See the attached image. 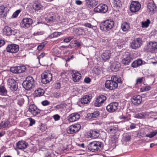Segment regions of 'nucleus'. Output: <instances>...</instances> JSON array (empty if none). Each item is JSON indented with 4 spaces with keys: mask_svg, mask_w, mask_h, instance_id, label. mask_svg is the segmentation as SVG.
Listing matches in <instances>:
<instances>
[{
    "mask_svg": "<svg viewBox=\"0 0 157 157\" xmlns=\"http://www.w3.org/2000/svg\"><path fill=\"white\" fill-rule=\"evenodd\" d=\"M122 82L120 78L117 76L113 75L111 77V80L106 81L105 86L107 89L109 90H113L118 87V83H120Z\"/></svg>",
    "mask_w": 157,
    "mask_h": 157,
    "instance_id": "f257e3e1",
    "label": "nucleus"
},
{
    "mask_svg": "<svg viewBox=\"0 0 157 157\" xmlns=\"http://www.w3.org/2000/svg\"><path fill=\"white\" fill-rule=\"evenodd\" d=\"M103 144L99 141H94L90 142L88 145L89 150L92 152L99 151L103 148Z\"/></svg>",
    "mask_w": 157,
    "mask_h": 157,
    "instance_id": "f03ea898",
    "label": "nucleus"
},
{
    "mask_svg": "<svg viewBox=\"0 0 157 157\" xmlns=\"http://www.w3.org/2000/svg\"><path fill=\"white\" fill-rule=\"evenodd\" d=\"M35 82L33 77L29 76L26 78L22 83L23 87L27 90H29L35 86Z\"/></svg>",
    "mask_w": 157,
    "mask_h": 157,
    "instance_id": "7ed1b4c3",
    "label": "nucleus"
},
{
    "mask_svg": "<svg viewBox=\"0 0 157 157\" xmlns=\"http://www.w3.org/2000/svg\"><path fill=\"white\" fill-rule=\"evenodd\" d=\"M114 24V21L111 19L105 21L100 25V29L104 31H109L111 29Z\"/></svg>",
    "mask_w": 157,
    "mask_h": 157,
    "instance_id": "20e7f679",
    "label": "nucleus"
},
{
    "mask_svg": "<svg viewBox=\"0 0 157 157\" xmlns=\"http://www.w3.org/2000/svg\"><path fill=\"white\" fill-rule=\"evenodd\" d=\"M146 50L148 52L152 53L157 52V42L153 41H149L147 44Z\"/></svg>",
    "mask_w": 157,
    "mask_h": 157,
    "instance_id": "39448f33",
    "label": "nucleus"
},
{
    "mask_svg": "<svg viewBox=\"0 0 157 157\" xmlns=\"http://www.w3.org/2000/svg\"><path fill=\"white\" fill-rule=\"evenodd\" d=\"M143 41L141 38H135L130 43L131 47L134 49H136L143 44Z\"/></svg>",
    "mask_w": 157,
    "mask_h": 157,
    "instance_id": "423d86ee",
    "label": "nucleus"
},
{
    "mask_svg": "<svg viewBox=\"0 0 157 157\" xmlns=\"http://www.w3.org/2000/svg\"><path fill=\"white\" fill-rule=\"evenodd\" d=\"M52 76L49 72H44L41 75V82L44 84L49 83L52 79Z\"/></svg>",
    "mask_w": 157,
    "mask_h": 157,
    "instance_id": "0eeeda50",
    "label": "nucleus"
},
{
    "mask_svg": "<svg viewBox=\"0 0 157 157\" xmlns=\"http://www.w3.org/2000/svg\"><path fill=\"white\" fill-rule=\"evenodd\" d=\"M108 10V8L107 5L105 4H101L95 7L94 10V11L96 13H105Z\"/></svg>",
    "mask_w": 157,
    "mask_h": 157,
    "instance_id": "6e6552de",
    "label": "nucleus"
},
{
    "mask_svg": "<svg viewBox=\"0 0 157 157\" xmlns=\"http://www.w3.org/2000/svg\"><path fill=\"white\" fill-rule=\"evenodd\" d=\"M81 128V125L78 124L70 126L67 130V132L69 134H73L78 132Z\"/></svg>",
    "mask_w": 157,
    "mask_h": 157,
    "instance_id": "1a4fd4ad",
    "label": "nucleus"
},
{
    "mask_svg": "<svg viewBox=\"0 0 157 157\" xmlns=\"http://www.w3.org/2000/svg\"><path fill=\"white\" fill-rule=\"evenodd\" d=\"M141 8V5L138 2L132 1L130 6V10L132 12L138 11Z\"/></svg>",
    "mask_w": 157,
    "mask_h": 157,
    "instance_id": "9d476101",
    "label": "nucleus"
},
{
    "mask_svg": "<svg viewBox=\"0 0 157 157\" xmlns=\"http://www.w3.org/2000/svg\"><path fill=\"white\" fill-rule=\"evenodd\" d=\"M26 69V67L24 66L13 67L10 68V71L14 73L19 74L24 72Z\"/></svg>",
    "mask_w": 157,
    "mask_h": 157,
    "instance_id": "9b49d317",
    "label": "nucleus"
},
{
    "mask_svg": "<svg viewBox=\"0 0 157 157\" xmlns=\"http://www.w3.org/2000/svg\"><path fill=\"white\" fill-rule=\"evenodd\" d=\"M118 103L117 102H113L109 104L106 107L107 111L109 112L113 113L118 109Z\"/></svg>",
    "mask_w": 157,
    "mask_h": 157,
    "instance_id": "f8f14e48",
    "label": "nucleus"
},
{
    "mask_svg": "<svg viewBox=\"0 0 157 157\" xmlns=\"http://www.w3.org/2000/svg\"><path fill=\"white\" fill-rule=\"evenodd\" d=\"M106 99V98L105 95H101L96 99L94 105L95 106L100 107L102 105Z\"/></svg>",
    "mask_w": 157,
    "mask_h": 157,
    "instance_id": "ddd939ff",
    "label": "nucleus"
},
{
    "mask_svg": "<svg viewBox=\"0 0 157 157\" xmlns=\"http://www.w3.org/2000/svg\"><path fill=\"white\" fill-rule=\"evenodd\" d=\"M32 20L31 18H24L21 23V25L22 27L24 28H28L32 24Z\"/></svg>",
    "mask_w": 157,
    "mask_h": 157,
    "instance_id": "4468645a",
    "label": "nucleus"
},
{
    "mask_svg": "<svg viewBox=\"0 0 157 157\" xmlns=\"http://www.w3.org/2000/svg\"><path fill=\"white\" fill-rule=\"evenodd\" d=\"M28 111L34 116L39 114L40 111L34 104L29 105Z\"/></svg>",
    "mask_w": 157,
    "mask_h": 157,
    "instance_id": "2eb2a0df",
    "label": "nucleus"
},
{
    "mask_svg": "<svg viewBox=\"0 0 157 157\" xmlns=\"http://www.w3.org/2000/svg\"><path fill=\"white\" fill-rule=\"evenodd\" d=\"M7 51L9 52L12 53H16L19 50V47L18 45L12 44L8 46L6 48Z\"/></svg>",
    "mask_w": 157,
    "mask_h": 157,
    "instance_id": "dca6fc26",
    "label": "nucleus"
},
{
    "mask_svg": "<svg viewBox=\"0 0 157 157\" xmlns=\"http://www.w3.org/2000/svg\"><path fill=\"white\" fill-rule=\"evenodd\" d=\"M3 33L6 36L15 35L16 32L14 30H12L11 28L8 26H5L3 29Z\"/></svg>",
    "mask_w": 157,
    "mask_h": 157,
    "instance_id": "f3484780",
    "label": "nucleus"
},
{
    "mask_svg": "<svg viewBox=\"0 0 157 157\" xmlns=\"http://www.w3.org/2000/svg\"><path fill=\"white\" fill-rule=\"evenodd\" d=\"M8 84L9 87L12 90L14 91L17 90L18 88L17 84L16 81L13 79L9 78L8 79Z\"/></svg>",
    "mask_w": 157,
    "mask_h": 157,
    "instance_id": "a211bd4d",
    "label": "nucleus"
},
{
    "mask_svg": "<svg viewBox=\"0 0 157 157\" xmlns=\"http://www.w3.org/2000/svg\"><path fill=\"white\" fill-rule=\"evenodd\" d=\"M132 103L134 105H137L141 102L142 97L140 95H135L131 99Z\"/></svg>",
    "mask_w": 157,
    "mask_h": 157,
    "instance_id": "6ab92c4d",
    "label": "nucleus"
},
{
    "mask_svg": "<svg viewBox=\"0 0 157 157\" xmlns=\"http://www.w3.org/2000/svg\"><path fill=\"white\" fill-rule=\"evenodd\" d=\"M132 55L130 54H128L126 56L122 59L121 63L124 65H128L129 64L133 58Z\"/></svg>",
    "mask_w": 157,
    "mask_h": 157,
    "instance_id": "aec40b11",
    "label": "nucleus"
},
{
    "mask_svg": "<svg viewBox=\"0 0 157 157\" xmlns=\"http://www.w3.org/2000/svg\"><path fill=\"white\" fill-rule=\"evenodd\" d=\"M71 74L73 80L75 82H78L81 78V74L76 71H72Z\"/></svg>",
    "mask_w": 157,
    "mask_h": 157,
    "instance_id": "412c9836",
    "label": "nucleus"
},
{
    "mask_svg": "<svg viewBox=\"0 0 157 157\" xmlns=\"http://www.w3.org/2000/svg\"><path fill=\"white\" fill-rule=\"evenodd\" d=\"M100 133V130L97 129L90 130V131L89 136L92 138H96L99 136Z\"/></svg>",
    "mask_w": 157,
    "mask_h": 157,
    "instance_id": "4be33fe9",
    "label": "nucleus"
},
{
    "mask_svg": "<svg viewBox=\"0 0 157 157\" xmlns=\"http://www.w3.org/2000/svg\"><path fill=\"white\" fill-rule=\"evenodd\" d=\"M80 117V115L79 114L74 113L69 115L68 118L69 121L73 122L78 120Z\"/></svg>",
    "mask_w": 157,
    "mask_h": 157,
    "instance_id": "5701e85b",
    "label": "nucleus"
},
{
    "mask_svg": "<svg viewBox=\"0 0 157 157\" xmlns=\"http://www.w3.org/2000/svg\"><path fill=\"white\" fill-rule=\"evenodd\" d=\"M100 115V113L98 111H95L93 113H88L87 114L86 118L89 120H95Z\"/></svg>",
    "mask_w": 157,
    "mask_h": 157,
    "instance_id": "b1692460",
    "label": "nucleus"
},
{
    "mask_svg": "<svg viewBox=\"0 0 157 157\" xmlns=\"http://www.w3.org/2000/svg\"><path fill=\"white\" fill-rule=\"evenodd\" d=\"M111 56V52L109 50L105 51L101 54V59L104 61L109 59Z\"/></svg>",
    "mask_w": 157,
    "mask_h": 157,
    "instance_id": "393cba45",
    "label": "nucleus"
},
{
    "mask_svg": "<svg viewBox=\"0 0 157 157\" xmlns=\"http://www.w3.org/2000/svg\"><path fill=\"white\" fill-rule=\"evenodd\" d=\"M28 144L25 141H20L17 143V147L20 149H24L27 148Z\"/></svg>",
    "mask_w": 157,
    "mask_h": 157,
    "instance_id": "a878e982",
    "label": "nucleus"
},
{
    "mask_svg": "<svg viewBox=\"0 0 157 157\" xmlns=\"http://www.w3.org/2000/svg\"><path fill=\"white\" fill-rule=\"evenodd\" d=\"M92 98V96L90 95H85L81 99V102L83 104H88L90 102Z\"/></svg>",
    "mask_w": 157,
    "mask_h": 157,
    "instance_id": "bb28decb",
    "label": "nucleus"
},
{
    "mask_svg": "<svg viewBox=\"0 0 157 157\" xmlns=\"http://www.w3.org/2000/svg\"><path fill=\"white\" fill-rule=\"evenodd\" d=\"M106 130L107 132L110 134H115L118 132L117 128L114 126H109L106 129Z\"/></svg>",
    "mask_w": 157,
    "mask_h": 157,
    "instance_id": "cd10ccee",
    "label": "nucleus"
},
{
    "mask_svg": "<svg viewBox=\"0 0 157 157\" xmlns=\"http://www.w3.org/2000/svg\"><path fill=\"white\" fill-rule=\"evenodd\" d=\"M148 8L149 9L150 13L153 14L156 10V6L154 2H151L148 3L147 5Z\"/></svg>",
    "mask_w": 157,
    "mask_h": 157,
    "instance_id": "c85d7f7f",
    "label": "nucleus"
},
{
    "mask_svg": "<svg viewBox=\"0 0 157 157\" xmlns=\"http://www.w3.org/2000/svg\"><path fill=\"white\" fill-rule=\"evenodd\" d=\"M121 28L123 31H127L130 29L129 24L127 22H123L121 25Z\"/></svg>",
    "mask_w": 157,
    "mask_h": 157,
    "instance_id": "c756f323",
    "label": "nucleus"
},
{
    "mask_svg": "<svg viewBox=\"0 0 157 157\" xmlns=\"http://www.w3.org/2000/svg\"><path fill=\"white\" fill-rule=\"evenodd\" d=\"M44 93V91L42 89H38L35 91V95L36 97L42 96Z\"/></svg>",
    "mask_w": 157,
    "mask_h": 157,
    "instance_id": "7c9ffc66",
    "label": "nucleus"
},
{
    "mask_svg": "<svg viewBox=\"0 0 157 157\" xmlns=\"http://www.w3.org/2000/svg\"><path fill=\"white\" fill-rule=\"evenodd\" d=\"M33 8L35 11H39L43 10L44 8V6H42L40 3H35L33 5Z\"/></svg>",
    "mask_w": 157,
    "mask_h": 157,
    "instance_id": "2f4dec72",
    "label": "nucleus"
},
{
    "mask_svg": "<svg viewBox=\"0 0 157 157\" xmlns=\"http://www.w3.org/2000/svg\"><path fill=\"white\" fill-rule=\"evenodd\" d=\"M17 103L20 106L24 104L25 100L24 98L21 96H17Z\"/></svg>",
    "mask_w": 157,
    "mask_h": 157,
    "instance_id": "473e14b6",
    "label": "nucleus"
},
{
    "mask_svg": "<svg viewBox=\"0 0 157 157\" xmlns=\"http://www.w3.org/2000/svg\"><path fill=\"white\" fill-rule=\"evenodd\" d=\"M121 67V64L119 62H114L112 64V68L115 71L118 70L119 68Z\"/></svg>",
    "mask_w": 157,
    "mask_h": 157,
    "instance_id": "72a5a7b5",
    "label": "nucleus"
},
{
    "mask_svg": "<svg viewBox=\"0 0 157 157\" xmlns=\"http://www.w3.org/2000/svg\"><path fill=\"white\" fill-rule=\"evenodd\" d=\"M7 91L5 87L2 86H0V95L6 96L7 95Z\"/></svg>",
    "mask_w": 157,
    "mask_h": 157,
    "instance_id": "f704fd0d",
    "label": "nucleus"
},
{
    "mask_svg": "<svg viewBox=\"0 0 157 157\" xmlns=\"http://www.w3.org/2000/svg\"><path fill=\"white\" fill-rule=\"evenodd\" d=\"M5 7L3 6H0V17L5 16L6 13L5 12Z\"/></svg>",
    "mask_w": 157,
    "mask_h": 157,
    "instance_id": "c9c22d12",
    "label": "nucleus"
},
{
    "mask_svg": "<svg viewBox=\"0 0 157 157\" xmlns=\"http://www.w3.org/2000/svg\"><path fill=\"white\" fill-rule=\"evenodd\" d=\"M61 34V33H59L57 32H55L51 34L49 36V37L51 38L58 37Z\"/></svg>",
    "mask_w": 157,
    "mask_h": 157,
    "instance_id": "e433bc0d",
    "label": "nucleus"
},
{
    "mask_svg": "<svg viewBox=\"0 0 157 157\" xmlns=\"http://www.w3.org/2000/svg\"><path fill=\"white\" fill-rule=\"evenodd\" d=\"M56 17L55 15L49 17L46 19V21L48 22L52 23L55 21Z\"/></svg>",
    "mask_w": 157,
    "mask_h": 157,
    "instance_id": "4c0bfd02",
    "label": "nucleus"
},
{
    "mask_svg": "<svg viewBox=\"0 0 157 157\" xmlns=\"http://www.w3.org/2000/svg\"><path fill=\"white\" fill-rule=\"evenodd\" d=\"M151 88V87L149 86H143L140 88V91L141 92L147 91L150 90Z\"/></svg>",
    "mask_w": 157,
    "mask_h": 157,
    "instance_id": "58836bf2",
    "label": "nucleus"
},
{
    "mask_svg": "<svg viewBox=\"0 0 157 157\" xmlns=\"http://www.w3.org/2000/svg\"><path fill=\"white\" fill-rule=\"evenodd\" d=\"M114 6L120 7L121 5V2L120 0H114L113 1Z\"/></svg>",
    "mask_w": 157,
    "mask_h": 157,
    "instance_id": "ea45409f",
    "label": "nucleus"
},
{
    "mask_svg": "<svg viewBox=\"0 0 157 157\" xmlns=\"http://www.w3.org/2000/svg\"><path fill=\"white\" fill-rule=\"evenodd\" d=\"M156 134H157V131H155L151 132L149 134H146V136L151 138L156 135Z\"/></svg>",
    "mask_w": 157,
    "mask_h": 157,
    "instance_id": "a19ab883",
    "label": "nucleus"
},
{
    "mask_svg": "<svg viewBox=\"0 0 157 157\" xmlns=\"http://www.w3.org/2000/svg\"><path fill=\"white\" fill-rule=\"evenodd\" d=\"M123 139L125 141H129L131 139V136L128 134H126L123 136Z\"/></svg>",
    "mask_w": 157,
    "mask_h": 157,
    "instance_id": "79ce46f5",
    "label": "nucleus"
},
{
    "mask_svg": "<svg viewBox=\"0 0 157 157\" xmlns=\"http://www.w3.org/2000/svg\"><path fill=\"white\" fill-rule=\"evenodd\" d=\"M145 116L144 113H139L136 114L135 117L136 118L141 119L145 117Z\"/></svg>",
    "mask_w": 157,
    "mask_h": 157,
    "instance_id": "37998d69",
    "label": "nucleus"
},
{
    "mask_svg": "<svg viewBox=\"0 0 157 157\" xmlns=\"http://www.w3.org/2000/svg\"><path fill=\"white\" fill-rule=\"evenodd\" d=\"M150 23V21L149 19H147V21L144 22H142V27H147Z\"/></svg>",
    "mask_w": 157,
    "mask_h": 157,
    "instance_id": "c03bdc74",
    "label": "nucleus"
},
{
    "mask_svg": "<svg viewBox=\"0 0 157 157\" xmlns=\"http://www.w3.org/2000/svg\"><path fill=\"white\" fill-rule=\"evenodd\" d=\"M66 104H60L56 106L55 107V108L57 109H63L66 106Z\"/></svg>",
    "mask_w": 157,
    "mask_h": 157,
    "instance_id": "a18cd8bd",
    "label": "nucleus"
},
{
    "mask_svg": "<svg viewBox=\"0 0 157 157\" xmlns=\"http://www.w3.org/2000/svg\"><path fill=\"white\" fill-rule=\"evenodd\" d=\"M2 122L3 128L8 126L10 124V122L8 121H5Z\"/></svg>",
    "mask_w": 157,
    "mask_h": 157,
    "instance_id": "49530a36",
    "label": "nucleus"
},
{
    "mask_svg": "<svg viewBox=\"0 0 157 157\" xmlns=\"http://www.w3.org/2000/svg\"><path fill=\"white\" fill-rule=\"evenodd\" d=\"M21 11L20 10H17L15 12H14L12 17L13 18H15L17 17L19 14L20 13Z\"/></svg>",
    "mask_w": 157,
    "mask_h": 157,
    "instance_id": "de8ad7c7",
    "label": "nucleus"
},
{
    "mask_svg": "<svg viewBox=\"0 0 157 157\" xmlns=\"http://www.w3.org/2000/svg\"><path fill=\"white\" fill-rule=\"evenodd\" d=\"M46 127L44 124H42L40 126V129L42 132L44 131L46 129Z\"/></svg>",
    "mask_w": 157,
    "mask_h": 157,
    "instance_id": "09e8293b",
    "label": "nucleus"
},
{
    "mask_svg": "<svg viewBox=\"0 0 157 157\" xmlns=\"http://www.w3.org/2000/svg\"><path fill=\"white\" fill-rule=\"evenodd\" d=\"M30 121L29 125L30 126H32L33 124H34L35 123V121L33 119L31 118H29L28 119Z\"/></svg>",
    "mask_w": 157,
    "mask_h": 157,
    "instance_id": "8fccbe9b",
    "label": "nucleus"
},
{
    "mask_svg": "<svg viewBox=\"0 0 157 157\" xmlns=\"http://www.w3.org/2000/svg\"><path fill=\"white\" fill-rule=\"evenodd\" d=\"M144 77L139 78L136 80V84H140L142 82Z\"/></svg>",
    "mask_w": 157,
    "mask_h": 157,
    "instance_id": "3c124183",
    "label": "nucleus"
},
{
    "mask_svg": "<svg viewBox=\"0 0 157 157\" xmlns=\"http://www.w3.org/2000/svg\"><path fill=\"white\" fill-rule=\"evenodd\" d=\"M75 43H76V40L71 41L69 44L70 47L71 48L75 47L76 44Z\"/></svg>",
    "mask_w": 157,
    "mask_h": 157,
    "instance_id": "603ef678",
    "label": "nucleus"
},
{
    "mask_svg": "<svg viewBox=\"0 0 157 157\" xmlns=\"http://www.w3.org/2000/svg\"><path fill=\"white\" fill-rule=\"evenodd\" d=\"M98 3V2L95 0H91V8L95 6Z\"/></svg>",
    "mask_w": 157,
    "mask_h": 157,
    "instance_id": "864d4df0",
    "label": "nucleus"
},
{
    "mask_svg": "<svg viewBox=\"0 0 157 157\" xmlns=\"http://www.w3.org/2000/svg\"><path fill=\"white\" fill-rule=\"evenodd\" d=\"M98 3V2L95 0H91V8L95 6Z\"/></svg>",
    "mask_w": 157,
    "mask_h": 157,
    "instance_id": "5fc2aeb1",
    "label": "nucleus"
},
{
    "mask_svg": "<svg viewBox=\"0 0 157 157\" xmlns=\"http://www.w3.org/2000/svg\"><path fill=\"white\" fill-rule=\"evenodd\" d=\"M91 1L88 0L86 1V5L87 7L91 8Z\"/></svg>",
    "mask_w": 157,
    "mask_h": 157,
    "instance_id": "6e6d98bb",
    "label": "nucleus"
},
{
    "mask_svg": "<svg viewBox=\"0 0 157 157\" xmlns=\"http://www.w3.org/2000/svg\"><path fill=\"white\" fill-rule=\"evenodd\" d=\"M44 33V32L43 31H40V32H35L34 33L33 35L34 36L41 35H43Z\"/></svg>",
    "mask_w": 157,
    "mask_h": 157,
    "instance_id": "4d7b16f0",
    "label": "nucleus"
},
{
    "mask_svg": "<svg viewBox=\"0 0 157 157\" xmlns=\"http://www.w3.org/2000/svg\"><path fill=\"white\" fill-rule=\"evenodd\" d=\"M53 118L56 121H58L60 118V116L58 114H56L53 116Z\"/></svg>",
    "mask_w": 157,
    "mask_h": 157,
    "instance_id": "13d9d810",
    "label": "nucleus"
},
{
    "mask_svg": "<svg viewBox=\"0 0 157 157\" xmlns=\"http://www.w3.org/2000/svg\"><path fill=\"white\" fill-rule=\"evenodd\" d=\"M53 96L56 98H58L60 96V93L58 92L55 93L53 94Z\"/></svg>",
    "mask_w": 157,
    "mask_h": 157,
    "instance_id": "bf43d9fd",
    "label": "nucleus"
},
{
    "mask_svg": "<svg viewBox=\"0 0 157 157\" xmlns=\"http://www.w3.org/2000/svg\"><path fill=\"white\" fill-rule=\"evenodd\" d=\"M49 102L47 100H45L43 101L41 103L44 106H46L48 105L49 104Z\"/></svg>",
    "mask_w": 157,
    "mask_h": 157,
    "instance_id": "052dcab7",
    "label": "nucleus"
},
{
    "mask_svg": "<svg viewBox=\"0 0 157 157\" xmlns=\"http://www.w3.org/2000/svg\"><path fill=\"white\" fill-rule=\"evenodd\" d=\"M44 46V45L43 43L41 44L37 47V49L38 50H40L42 49Z\"/></svg>",
    "mask_w": 157,
    "mask_h": 157,
    "instance_id": "680f3d73",
    "label": "nucleus"
},
{
    "mask_svg": "<svg viewBox=\"0 0 157 157\" xmlns=\"http://www.w3.org/2000/svg\"><path fill=\"white\" fill-rule=\"evenodd\" d=\"M132 66L133 67H138L136 61H134L131 64Z\"/></svg>",
    "mask_w": 157,
    "mask_h": 157,
    "instance_id": "e2e57ef3",
    "label": "nucleus"
},
{
    "mask_svg": "<svg viewBox=\"0 0 157 157\" xmlns=\"http://www.w3.org/2000/svg\"><path fill=\"white\" fill-rule=\"evenodd\" d=\"M72 39V38H71V37H69L65 38L64 40L63 41L65 42L68 43Z\"/></svg>",
    "mask_w": 157,
    "mask_h": 157,
    "instance_id": "0e129e2a",
    "label": "nucleus"
},
{
    "mask_svg": "<svg viewBox=\"0 0 157 157\" xmlns=\"http://www.w3.org/2000/svg\"><path fill=\"white\" fill-rule=\"evenodd\" d=\"M136 61V62L138 66L141 65L142 64V61L140 59H138Z\"/></svg>",
    "mask_w": 157,
    "mask_h": 157,
    "instance_id": "69168bd1",
    "label": "nucleus"
},
{
    "mask_svg": "<svg viewBox=\"0 0 157 157\" xmlns=\"http://www.w3.org/2000/svg\"><path fill=\"white\" fill-rule=\"evenodd\" d=\"M84 25L85 26L89 28H92L93 27V26L92 25H91V24L90 23H85Z\"/></svg>",
    "mask_w": 157,
    "mask_h": 157,
    "instance_id": "338daca9",
    "label": "nucleus"
},
{
    "mask_svg": "<svg viewBox=\"0 0 157 157\" xmlns=\"http://www.w3.org/2000/svg\"><path fill=\"white\" fill-rule=\"evenodd\" d=\"M45 55V54L44 53L42 52L37 57V58L39 59H40L43 58Z\"/></svg>",
    "mask_w": 157,
    "mask_h": 157,
    "instance_id": "774afa93",
    "label": "nucleus"
}]
</instances>
